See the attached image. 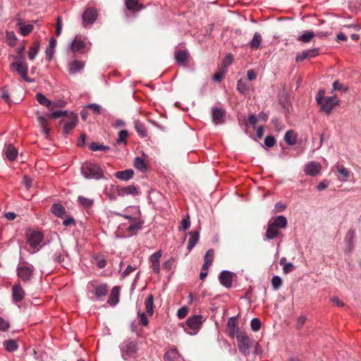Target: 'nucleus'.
<instances>
[{"label": "nucleus", "instance_id": "obj_19", "mask_svg": "<svg viewBox=\"0 0 361 361\" xmlns=\"http://www.w3.org/2000/svg\"><path fill=\"white\" fill-rule=\"evenodd\" d=\"M17 26L19 28V32L23 36H27L34 30V25L32 24H25L21 19L18 18Z\"/></svg>", "mask_w": 361, "mask_h": 361}, {"label": "nucleus", "instance_id": "obj_55", "mask_svg": "<svg viewBox=\"0 0 361 361\" xmlns=\"http://www.w3.org/2000/svg\"><path fill=\"white\" fill-rule=\"evenodd\" d=\"M276 143V140L274 136L268 135L264 139V144L268 147H272Z\"/></svg>", "mask_w": 361, "mask_h": 361}, {"label": "nucleus", "instance_id": "obj_58", "mask_svg": "<svg viewBox=\"0 0 361 361\" xmlns=\"http://www.w3.org/2000/svg\"><path fill=\"white\" fill-rule=\"evenodd\" d=\"M188 312V310L186 307H180L177 312V317L179 319H183L185 317Z\"/></svg>", "mask_w": 361, "mask_h": 361}, {"label": "nucleus", "instance_id": "obj_64", "mask_svg": "<svg viewBox=\"0 0 361 361\" xmlns=\"http://www.w3.org/2000/svg\"><path fill=\"white\" fill-rule=\"evenodd\" d=\"M136 269V267L135 266H131V265H128L126 270L122 273V276L124 278V277H126L127 276H128L130 274H131L133 271H135Z\"/></svg>", "mask_w": 361, "mask_h": 361}, {"label": "nucleus", "instance_id": "obj_43", "mask_svg": "<svg viewBox=\"0 0 361 361\" xmlns=\"http://www.w3.org/2000/svg\"><path fill=\"white\" fill-rule=\"evenodd\" d=\"M134 166L140 171H144L147 169V165L145 162L142 158L139 157L135 158Z\"/></svg>", "mask_w": 361, "mask_h": 361}, {"label": "nucleus", "instance_id": "obj_44", "mask_svg": "<svg viewBox=\"0 0 361 361\" xmlns=\"http://www.w3.org/2000/svg\"><path fill=\"white\" fill-rule=\"evenodd\" d=\"M128 132L126 130H122L118 133V137L116 141V145L126 144V138L128 136Z\"/></svg>", "mask_w": 361, "mask_h": 361}, {"label": "nucleus", "instance_id": "obj_18", "mask_svg": "<svg viewBox=\"0 0 361 361\" xmlns=\"http://www.w3.org/2000/svg\"><path fill=\"white\" fill-rule=\"evenodd\" d=\"M24 296H25V292H24L23 288L20 286V285L19 283L15 285L12 289V297H13V301L16 303L22 301Z\"/></svg>", "mask_w": 361, "mask_h": 361}, {"label": "nucleus", "instance_id": "obj_2", "mask_svg": "<svg viewBox=\"0 0 361 361\" xmlns=\"http://www.w3.org/2000/svg\"><path fill=\"white\" fill-rule=\"evenodd\" d=\"M82 175L88 179L99 180L103 178L104 173L99 164L96 163L86 162L81 166Z\"/></svg>", "mask_w": 361, "mask_h": 361}, {"label": "nucleus", "instance_id": "obj_26", "mask_svg": "<svg viewBox=\"0 0 361 361\" xmlns=\"http://www.w3.org/2000/svg\"><path fill=\"white\" fill-rule=\"evenodd\" d=\"M262 41V38L261 35L259 32H256L254 34L252 40L250 42L249 46L252 50H257L260 47Z\"/></svg>", "mask_w": 361, "mask_h": 361}, {"label": "nucleus", "instance_id": "obj_48", "mask_svg": "<svg viewBox=\"0 0 361 361\" xmlns=\"http://www.w3.org/2000/svg\"><path fill=\"white\" fill-rule=\"evenodd\" d=\"M283 281L282 279L279 276H273L271 279V284L273 286V289L274 290H278L281 285H282Z\"/></svg>", "mask_w": 361, "mask_h": 361}, {"label": "nucleus", "instance_id": "obj_23", "mask_svg": "<svg viewBox=\"0 0 361 361\" xmlns=\"http://www.w3.org/2000/svg\"><path fill=\"white\" fill-rule=\"evenodd\" d=\"M227 327L229 332V336L233 337L238 333V327L236 319L235 317L228 319L227 322Z\"/></svg>", "mask_w": 361, "mask_h": 361}, {"label": "nucleus", "instance_id": "obj_10", "mask_svg": "<svg viewBox=\"0 0 361 361\" xmlns=\"http://www.w3.org/2000/svg\"><path fill=\"white\" fill-rule=\"evenodd\" d=\"M34 270V267L30 264L20 266L17 269L18 276L23 281H28L32 276Z\"/></svg>", "mask_w": 361, "mask_h": 361}, {"label": "nucleus", "instance_id": "obj_57", "mask_svg": "<svg viewBox=\"0 0 361 361\" xmlns=\"http://www.w3.org/2000/svg\"><path fill=\"white\" fill-rule=\"evenodd\" d=\"M142 226L140 223L133 224L128 226V231L131 233H136L141 228Z\"/></svg>", "mask_w": 361, "mask_h": 361}, {"label": "nucleus", "instance_id": "obj_22", "mask_svg": "<svg viewBox=\"0 0 361 361\" xmlns=\"http://www.w3.org/2000/svg\"><path fill=\"white\" fill-rule=\"evenodd\" d=\"M134 172L132 169H126L124 171H119L115 173V176L116 178L128 181L131 179L133 176Z\"/></svg>", "mask_w": 361, "mask_h": 361}, {"label": "nucleus", "instance_id": "obj_60", "mask_svg": "<svg viewBox=\"0 0 361 361\" xmlns=\"http://www.w3.org/2000/svg\"><path fill=\"white\" fill-rule=\"evenodd\" d=\"M10 324L8 321L5 320L2 317H0V330L6 331L9 329Z\"/></svg>", "mask_w": 361, "mask_h": 361}, {"label": "nucleus", "instance_id": "obj_6", "mask_svg": "<svg viewBox=\"0 0 361 361\" xmlns=\"http://www.w3.org/2000/svg\"><path fill=\"white\" fill-rule=\"evenodd\" d=\"M236 339L240 352L245 357L248 356L250 353L251 340L245 334L242 332L237 334Z\"/></svg>", "mask_w": 361, "mask_h": 361}, {"label": "nucleus", "instance_id": "obj_53", "mask_svg": "<svg viewBox=\"0 0 361 361\" xmlns=\"http://www.w3.org/2000/svg\"><path fill=\"white\" fill-rule=\"evenodd\" d=\"M250 326L254 331H257L261 326V322L259 319L257 318L252 319L250 322Z\"/></svg>", "mask_w": 361, "mask_h": 361}, {"label": "nucleus", "instance_id": "obj_12", "mask_svg": "<svg viewBox=\"0 0 361 361\" xmlns=\"http://www.w3.org/2000/svg\"><path fill=\"white\" fill-rule=\"evenodd\" d=\"M322 166L316 161H310L305 165L304 172L306 175L315 176L321 171Z\"/></svg>", "mask_w": 361, "mask_h": 361}, {"label": "nucleus", "instance_id": "obj_28", "mask_svg": "<svg viewBox=\"0 0 361 361\" xmlns=\"http://www.w3.org/2000/svg\"><path fill=\"white\" fill-rule=\"evenodd\" d=\"M138 194V191L136 187L133 185H128L123 188H121L118 190L119 195H136Z\"/></svg>", "mask_w": 361, "mask_h": 361}, {"label": "nucleus", "instance_id": "obj_35", "mask_svg": "<svg viewBox=\"0 0 361 361\" xmlns=\"http://www.w3.org/2000/svg\"><path fill=\"white\" fill-rule=\"evenodd\" d=\"M36 99L40 104L46 107L50 108L51 110L53 109V105L49 99H47L43 94L37 93L36 94Z\"/></svg>", "mask_w": 361, "mask_h": 361}, {"label": "nucleus", "instance_id": "obj_40", "mask_svg": "<svg viewBox=\"0 0 361 361\" xmlns=\"http://www.w3.org/2000/svg\"><path fill=\"white\" fill-rule=\"evenodd\" d=\"M3 344L6 350L8 352H14L18 348V345L16 341L12 339L5 341Z\"/></svg>", "mask_w": 361, "mask_h": 361}, {"label": "nucleus", "instance_id": "obj_31", "mask_svg": "<svg viewBox=\"0 0 361 361\" xmlns=\"http://www.w3.org/2000/svg\"><path fill=\"white\" fill-rule=\"evenodd\" d=\"M4 154L9 160L13 161L17 157L18 151L13 146L8 145L4 149Z\"/></svg>", "mask_w": 361, "mask_h": 361}, {"label": "nucleus", "instance_id": "obj_54", "mask_svg": "<svg viewBox=\"0 0 361 361\" xmlns=\"http://www.w3.org/2000/svg\"><path fill=\"white\" fill-rule=\"evenodd\" d=\"M86 108L92 109L94 111V113H97V114L102 113V106L97 104H90L86 106Z\"/></svg>", "mask_w": 361, "mask_h": 361}, {"label": "nucleus", "instance_id": "obj_51", "mask_svg": "<svg viewBox=\"0 0 361 361\" xmlns=\"http://www.w3.org/2000/svg\"><path fill=\"white\" fill-rule=\"evenodd\" d=\"M233 57L232 54H227L222 61V66L224 68L226 71V68L233 63Z\"/></svg>", "mask_w": 361, "mask_h": 361}, {"label": "nucleus", "instance_id": "obj_25", "mask_svg": "<svg viewBox=\"0 0 361 361\" xmlns=\"http://www.w3.org/2000/svg\"><path fill=\"white\" fill-rule=\"evenodd\" d=\"M56 45V40L54 38H51L49 46L47 48L45 53H46V57L48 59V61H51L55 52V47Z\"/></svg>", "mask_w": 361, "mask_h": 361}, {"label": "nucleus", "instance_id": "obj_52", "mask_svg": "<svg viewBox=\"0 0 361 361\" xmlns=\"http://www.w3.org/2000/svg\"><path fill=\"white\" fill-rule=\"evenodd\" d=\"M68 115V114L66 111L59 110V111H53L51 114H47V116L49 118H59V117H62V116H67Z\"/></svg>", "mask_w": 361, "mask_h": 361}, {"label": "nucleus", "instance_id": "obj_38", "mask_svg": "<svg viewBox=\"0 0 361 361\" xmlns=\"http://www.w3.org/2000/svg\"><path fill=\"white\" fill-rule=\"evenodd\" d=\"M39 51V43L35 42L32 44L29 49L27 53L28 58L30 60L33 61Z\"/></svg>", "mask_w": 361, "mask_h": 361}, {"label": "nucleus", "instance_id": "obj_21", "mask_svg": "<svg viewBox=\"0 0 361 361\" xmlns=\"http://www.w3.org/2000/svg\"><path fill=\"white\" fill-rule=\"evenodd\" d=\"M225 112L219 108L214 107L212 109V121L216 124H221L224 123Z\"/></svg>", "mask_w": 361, "mask_h": 361}, {"label": "nucleus", "instance_id": "obj_3", "mask_svg": "<svg viewBox=\"0 0 361 361\" xmlns=\"http://www.w3.org/2000/svg\"><path fill=\"white\" fill-rule=\"evenodd\" d=\"M137 341L132 338L126 339L121 343L120 350L123 360H128L135 356L137 351Z\"/></svg>", "mask_w": 361, "mask_h": 361}, {"label": "nucleus", "instance_id": "obj_39", "mask_svg": "<svg viewBox=\"0 0 361 361\" xmlns=\"http://www.w3.org/2000/svg\"><path fill=\"white\" fill-rule=\"evenodd\" d=\"M314 37V32L312 31H306L302 35L298 36V40L304 43H307Z\"/></svg>", "mask_w": 361, "mask_h": 361}, {"label": "nucleus", "instance_id": "obj_47", "mask_svg": "<svg viewBox=\"0 0 361 361\" xmlns=\"http://www.w3.org/2000/svg\"><path fill=\"white\" fill-rule=\"evenodd\" d=\"M179 356L178 352L176 348L171 349L165 354V358L169 361H173L176 360Z\"/></svg>", "mask_w": 361, "mask_h": 361}, {"label": "nucleus", "instance_id": "obj_4", "mask_svg": "<svg viewBox=\"0 0 361 361\" xmlns=\"http://www.w3.org/2000/svg\"><path fill=\"white\" fill-rule=\"evenodd\" d=\"M202 323V317L201 315H195L187 319L183 328L188 334L195 335L201 328Z\"/></svg>", "mask_w": 361, "mask_h": 361}, {"label": "nucleus", "instance_id": "obj_62", "mask_svg": "<svg viewBox=\"0 0 361 361\" xmlns=\"http://www.w3.org/2000/svg\"><path fill=\"white\" fill-rule=\"evenodd\" d=\"M226 73V70H221L219 73H216L213 76V80L216 82H220L224 74Z\"/></svg>", "mask_w": 361, "mask_h": 361}, {"label": "nucleus", "instance_id": "obj_34", "mask_svg": "<svg viewBox=\"0 0 361 361\" xmlns=\"http://www.w3.org/2000/svg\"><path fill=\"white\" fill-rule=\"evenodd\" d=\"M297 135L293 130H288L284 135V140L289 145H293L297 142Z\"/></svg>", "mask_w": 361, "mask_h": 361}, {"label": "nucleus", "instance_id": "obj_5", "mask_svg": "<svg viewBox=\"0 0 361 361\" xmlns=\"http://www.w3.org/2000/svg\"><path fill=\"white\" fill-rule=\"evenodd\" d=\"M92 43L87 38L81 36H75L70 45V49L73 53H83L85 50L90 49Z\"/></svg>", "mask_w": 361, "mask_h": 361}, {"label": "nucleus", "instance_id": "obj_17", "mask_svg": "<svg viewBox=\"0 0 361 361\" xmlns=\"http://www.w3.org/2000/svg\"><path fill=\"white\" fill-rule=\"evenodd\" d=\"M335 168H336L337 172L338 173V179L342 182L348 181L350 178V171L346 168H345L343 165L339 164H337L335 166Z\"/></svg>", "mask_w": 361, "mask_h": 361}, {"label": "nucleus", "instance_id": "obj_63", "mask_svg": "<svg viewBox=\"0 0 361 361\" xmlns=\"http://www.w3.org/2000/svg\"><path fill=\"white\" fill-rule=\"evenodd\" d=\"M51 119V118H49L47 115L46 116H39L37 117V120L39 121V123L40 126H47V121L48 120Z\"/></svg>", "mask_w": 361, "mask_h": 361}, {"label": "nucleus", "instance_id": "obj_29", "mask_svg": "<svg viewBox=\"0 0 361 361\" xmlns=\"http://www.w3.org/2000/svg\"><path fill=\"white\" fill-rule=\"evenodd\" d=\"M127 9L132 11H137L142 9V6L139 4L138 0H125Z\"/></svg>", "mask_w": 361, "mask_h": 361}, {"label": "nucleus", "instance_id": "obj_30", "mask_svg": "<svg viewBox=\"0 0 361 361\" xmlns=\"http://www.w3.org/2000/svg\"><path fill=\"white\" fill-rule=\"evenodd\" d=\"M214 260V251L213 250H209L207 251L204 258V264L202 266V269L207 270L209 267L211 266L212 262Z\"/></svg>", "mask_w": 361, "mask_h": 361}, {"label": "nucleus", "instance_id": "obj_7", "mask_svg": "<svg viewBox=\"0 0 361 361\" xmlns=\"http://www.w3.org/2000/svg\"><path fill=\"white\" fill-rule=\"evenodd\" d=\"M11 71H16L24 80L28 82H34V79L27 77L28 66L26 63L13 62L10 65Z\"/></svg>", "mask_w": 361, "mask_h": 361}, {"label": "nucleus", "instance_id": "obj_37", "mask_svg": "<svg viewBox=\"0 0 361 361\" xmlns=\"http://www.w3.org/2000/svg\"><path fill=\"white\" fill-rule=\"evenodd\" d=\"M134 125L135 130L139 136L141 137H145L147 136V129L145 125L139 121H135Z\"/></svg>", "mask_w": 361, "mask_h": 361}, {"label": "nucleus", "instance_id": "obj_56", "mask_svg": "<svg viewBox=\"0 0 361 361\" xmlns=\"http://www.w3.org/2000/svg\"><path fill=\"white\" fill-rule=\"evenodd\" d=\"M161 257V250H158L152 254L149 258L151 263L159 262V259Z\"/></svg>", "mask_w": 361, "mask_h": 361}, {"label": "nucleus", "instance_id": "obj_59", "mask_svg": "<svg viewBox=\"0 0 361 361\" xmlns=\"http://www.w3.org/2000/svg\"><path fill=\"white\" fill-rule=\"evenodd\" d=\"M138 317L140 319V323L143 326H147L149 323V321L145 314L144 312H138Z\"/></svg>", "mask_w": 361, "mask_h": 361}, {"label": "nucleus", "instance_id": "obj_42", "mask_svg": "<svg viewBox=\"0 0 361 361\" xmlns=\"http://www.w3.org/2000/svg\"><path fill=\"white\" fill-rule=\"evenodd\" d=\"M355 236V232L354 229H350L346 234L345 240L348 244V250L350 251L353 248V240Z\"/></svg>", "mask_w": 361, "mask_h": 361}, {"label": "nucleus", "instance_id": "obj_24", "mask_svg": "<svg viewBox=\"0 0 361 361\" xmlns=\"http://www.w3.org/2000/svg\"><path fill=\"white\" fill-rule=\"evenodd\" d=\"M269 223L279 229L285 228L288 224L286 218L283 215L276 216L273 221H269Z\"/></svg>", "mask_w": 361, "mask_h": 361}, {"label": "nucleus", "instance_id": "obj_20", "mask_svg": "<svg viewBox=\"0 0 361 361\" xmlns=\"http://www.w3.org/2000/svg\"><path fill=\"white\" fill-rule=\"evenodd\" d=\"M281 232L279 231V228L269 222L265 235L266 240L274 239L279 236Z\"/></svg>", "mask_w": 361, "mask_h": 361}, {"label": "nucleus", "instance_id": "obj_11", "mask_svg": "<svg viewBox=\"0 0 361 361\" xmlns=\"http://www.w3.org/2000/svg\"><path fill=\"white\" fill-rule=\"evenodd\" d=\"M83 25H92L97 18V11L94 8H87L82 15Z\"/></svg>", "mask_w": 361, "mask_h": 361}, {"label": "nucleus", "instance_id": "obj_46", "mask_svg": "<svg viewBox=\"0 0 361 361\" xmlns=\"http://www.w3.org/2000/svg\"><path fill=\"white\" fill-rule=\"evenodd\" d=\"M90 149L94 152L107 151L109 149V147L108 146L104 145L102 144H98L97 142H93L90 145Z\"/></svg>", "mask_w": 361, "mask_h": 361}, {"label": "nucleus", "instance_id": "obj_41", "mask_svg": "<svg viewBox=\"0 0 361 361\" xmlns=\"http://www.w3.org/2000/svg\"><path fill=\"white\" fill-rule=\"evenodd\" d=\"M188 57V54L186 51L180 50L176 53L175 58L176 60L180 63H184L187 61Z\"/></svg>", "mask_w": 361, "mask_h": 361}, {"label": "nucleus", "instance_id": "obj_33", "mask_svg": "<svg viewBox=\"0 0 361 361\" xmlns=\"http://www.w3.org/2000/svg\"><path fill=\"white\" fill-rule=\"evenodd\" d=\"M118 295H119V290L117 286H114L111 292L109 298L108 300V303L110 305H115L118 302Z\"/></svg>", "mask_w": 361, "mask_h": 361}, {"label": "nucleus", "instance_id": "obj_32", "mask_svg": "<svg viewBox=\"0 0 361 361\" xmlns=\"http://www.w3.org/2000/svg\"><path fill=\"white\" fill-rule=\"evenodd\" d=\"M51 212L56 216L62 218L66 214V209L60 204H54L51 208Z\"/></svg>", "mask_w": 361, "mask_h": 361}, {"label": "nucleus", "instance_id": "obj_1", "mask_svg": "<svg viewBox=\"0 0 361 361\" xmlns=\"http://www.w3.org/2000/svg\"><path fill=\"white\" fill-rule=\"evenodd\" d=\"M316 101L320 106V110L326 114H329L338 104L336 97H324V91L322 90L317 94Z\"/></svg>", "mask_w": 361, "mask_h": 361}, {"label": "nucleus", "instance_id": "obj_61", "mask_svg": "<svg viewBox=\"0 0 361 361\" xmlns=\"http://www.w3.org/2000/svg\"><path fill=\"white\" fill-rule=\"evenodd\" d=\"M294 269L295 266L291 262H288L287 264H284V267H283V271L284 274H288L294 270Z\"/></svg>", "mask_w": 361, "mask_h": 361}, {"label": "nucleus", "instance_id": "obj_14", "mask_svg": "<svg viewBox=\"0 0 361 361\" xmlns=\"http://www.w3.org/2000/svg\"><path fill=\"white\" fill-rule=\"evenodd\" d=\"M85 67V62L80 60H73L68 63V71L70 75L80 73Z\"/></svg>", "mask_w": 361, "mask_h": 361}, {"label": "nucleus", "instance_id": "obj_27", "mask_svg": "<svg viewBox=\"0 0 361 361\" xmlns=\"http://www.w3.org/2000/svg\"><path fill=\"white\" fill-rule=\"evenodd\" d=\"M190 237L187 248L189 251H191L199 240L200 233L197 231H194L190 233Z\"/></svg>", "mask_w": 361, "mask_h": 361}, {"label": "nucleus", "instance_id": "obj_50", "mask_svg": "<svg viewBox=\"0 0 361 361\" xmlns=\"http://www.w3.org/2000/svg\"><path fill=\"white\" fill-rule=\"evenodd\" d=\"M6 39L7 43L12 47L15 45L17 40L16 36L13 31L6 32Z\"/></svg>", "mask_w": 361, "mask_h": 361}, {"label": "nucleus", "instance_id": "obj_49", "mask_svg": "<svg viewBox=\"0 0 361 361\" xmlns=\"http://www.w3.org/2000/svg\"><path fill=\"white\" fill-rule=\"evenodd\" d=\"M78 201L80 203V204L87 208L90 207L93 204L92 200L86 198L82 196H79L78 197Z\"/></svg>", "mask_w": 361, "mask_h": 361}, {"label": "nucleus", "instance_id": "obj_9", "mask_svg": "<svg viewBox=\"0 0 361 361\" xmlns=\"http://www.w3.org/2000/svg\"><path fill=\"white\" fill-rule=\"evenodd\" d=\"M78 121V118L76 114L73 113L69 114L66 118L62 120V123H64L63 133L67 135L70 133L72 130L75 127Z\"/></svg>", "mask_w": 361, "mask_h": 361}, {"label": "nucleus", "instance_id": "obj_15", "mask_svg": "<svg viewBox=\"0 0 361 361\" xmlns=\"http://www.w3.org/2000/svg\"><path fill=\"white\" fill-rule=\"evenodd\" d=\"M43 235L39 231H32L27 234V240L30 245L35 248L42 240Z\"/></svg>", "mask_w": 361, "mask_h": 361}, {"label": "nucleus", "instance_id": "obj_13", "mask_svg": "<svg viewBox=\"0 0 361 361\" xmlns=\"http://www.w3.org/2000/svg\"><path fill=\"white\" fill-rule=\"evenodd\" d=\"M233 274L229 271H222L219 276L221 284L226 288H231L233 285Z\"/></svg>", "mask_w": 361, "mask_h": 361}, {"label": "nucleus", "instance_id": "obj_16", "mask_svg": "<svg viewBox=\"0 0 361 361\" xmlns=\"http://www.w3.org/2000/svg\"><path fill=\"white\" fill-rule=\"evenodd\" d=\"M318 54L319 49L316 48L303 51L297 55L296 61L300 62L305 59H310L314 58L317 56Z\"/></svg>", "mask_w": 361, "mask_h": 361}, {"label": "nucleus", "instance_id": "obj_8", "mask_svg": "<svg viewBox=\"0 0 361 361\" xmlns=\"http://www.w3.org/2000/svg\"><path fill=\"white\" fill-rule=\"evenodd\" d=\"M87 288L89 292L92 293L98 300H103L108 292V286L104 283L97 286L92 283L88 285Z\"/></svg>", "mask_w": 361, "mask_h": 361}, {"label": "nucleus", "instance_id": "obj_36", "mask_svg": "<svg viewBox=\"0 0 361 361\" xmlns=\"http://www.w3.org/2000/svg\"><path fill=\"white\" fill-rule=\"evenodd\" d=\"M146 312L149 315H152L154 313V297L149 294L145 301Z\"/></svg>", "mask_w": 361, "mask_h": 361}, {"label": "nucleus", "instance_id": "obj_45", "mask_svg": "<svg viewBox=\"0 0 361 361\" xmlns=\"http://www.w3.org/2000/svg\"><path fill=\"white\" fill-rule=\"evenodd\" d=\"M249 89H250V87L245 82H243L241 79L238 80L237 90L240 94H245Z\"/></svg>", "mask_w": 361, "mask_h": 361}]
</instances>
